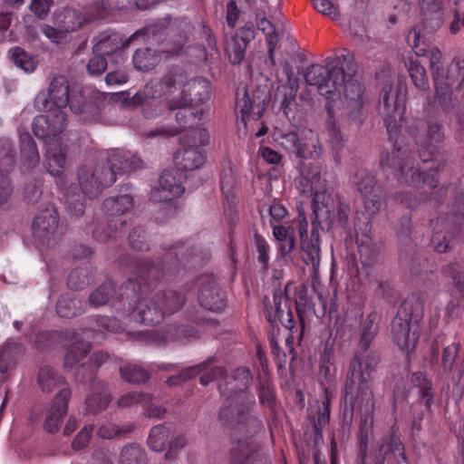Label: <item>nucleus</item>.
<instances>
[{
  "instance_id": "bf43d9fd",
  "label": "nucleus",
  "mask_w": 464,
  "mask_h": 464,
  "mask_svg": "<svg viewBox=\"0 0 464 464\" xmlns=\"http://www.w3.org/2000/svg\"><path fill=\"white\" fill-rule=\"evenodd\" d=\"M257 392L260 404L266 405L269 408L274 406L276 402V396L272 382L268 377H258Z\"/></svg>"
},
{
  "instance_id": "f3484780",
  "label": "nucleus",
  "mask_w": 464,
  "mask_h": 464,
  "mask_svg": "<svg viewBox=\"0 0 464 464\" xmlns=\"http://www.w3.org/2000/svg\"><path fill=\"white\" fill-rule=\"evenodd\" d=\"M386 461L389 464H411L405 446L393 427L380 439L373 453L372 464H385Z\"/></svg>"
},
{
  "instance_id": "a878e982",
  "label": "nucleus",
  "mask_w": 464,
  "mask_h": 464,
  "mask_svg": "<svg viewBox=\"0 0 464 464\" xmlns=\"http://www.w3.org/2000/svg\"><path fill=\"white\" fill-rule=\"evenodd\" d=\"M71 395V389L64 387L53 398L44 422V428L47 432L53 433L59 430L62 420L67 413Z\"/></svg>"
},
{
  "instance_id": "e433bc0d",
  "label": "nucleus",
  "mask_w": 464,
  "mask_h": 464,
  "mask_svg": "<svg viewBox=\"0 0 464 464\" xmlns=\"http://www.w3.org/2000/svg\"><path fill=\"white\" fill-rule=\"evenodd\" d=\"M21 161L27 169H34L39 165L40 155L36 143L28 132H21L19 135Z\"/></svg>"
},
{
  "instance_id": "09e8293b",
  "label": "nucleus",
  "mask_w": 464,
  "mask_h": 464,
  "mask_svg": "<svg viewBox=\"0 0 464 464\" xmlns=\"http://www.w3.org/2000/svg\"><path fill=\"white\" fill-rule=\"evenodd\" d=\"M84 194L76 186H70L64 194L67 211L73 217H81L85 210Z\"/></svg>"
},
{
  "instance_id": "69168bd1",
  "label": "nucleus",
  "mask_w": 464,
  "mask_h": 464,
  "mask_svg": "<svg viewBox=\"0 0 464 464\" xmlns=\"http://www.w3.org/2000/svg\"><path fill=\"white\" fill-rule=\"evenodd\" d=\"M415 376L418 381L416 385L419 387V401L430 409L434 397L431 382L422 372H417Z\"/></svg>"
},
{
  "instance_id": "774afa93",
  "label": "nucleus",
  "mask_w": 464,
  "mask_h": 464,
  "mask_svg": "<svg viewBox=\"0 0 464 464\" xmlns=\"http://www.w3.org/2000/svg\"><path fill=\"white\" fill-rule=\"evenodd\" d=\"M167 335L170 341L183 342L196 337L197 332L191 326L171 324L167 328Z\"/></svg>"
},
{
  "instance_id": "423d86ee",
  "label": "nucleus",
  "mask_w": 464,
  "mask_h": 464,
  "mask_svg": "<svg viewBox=\"0 0 464 464\" xmlns=\"http://www.w3.org/2000/svg\"><path fill=\"white\" fill-rule=\"evenodd\" d=\"M343 423L345 426L350 427L354 414L356 407L361 411V419L359 430L357 432L358 440V453H357V463L366 464L368 448L372 438V423H373V411L375 409V401L372 400V406L369 409L361 401H352L351 399H343Z\"/></svg>"
},
{
  "instance_id": "052dcab7",
  "label": "nucleus",
  "mask_w": 464,
  "mask_h": 464,
  "mask_svg": "<svg viewBox=\"0 0 464 464\" xmlns=\"http://www.w3.org/2000/svg\"><path fill=\"white\" fill-rule=\"evenodd\" d=\"M297 88L295 82H287L278 87V94L282 96L281 109L285 115L291 111L292 105L295 102Z\"/></svg>"
},
{
  "instance_id": "473e14b6",
  "label": "nucleus",
  "mask_w": 464,
  "mask_h": 464,
  "mask_svg": "<svg viewBox=\"0 0 464 464\" xmlns=\"http://www.w3.org/2000/svg\"><path fill=\"white\" fill-rule=\"evenodd\" d=\"M256 26L257 29L264 34L267 46V56L265 60V63H269L272 67L276 68V49L279 42L280 33L276 31L275 25L266 19L265 12H263L262 19L260 18L258 20Z\"/></svg>"
},
{
  "instance_id": "f704fd0d",
  "label": "nucleus",
  "mask_w": 464,
  "mask_h": 464,
  "mask_svg": "<svg viewBox=\"0 0 464 464\" xmlns=\"http://www.w3.org/2000/svg\"><path fill=\"white\" fill-rule=\"evenodd\" d=\"M188 74L187 71L180 65H171L168 67L166 72L160 78L159 86L162 93H173L179 87H184L188 82Z\"/></svg>"
},
{
  "instance_id": "a18cd8bd",
  "label": "nucleus",
  "mask_w": 464,
  "mask_h": 464,
  "mask_svg": "<svg viewBox=\"0 0 464 464\" xmlns=\"http://www.w3.org/2000/svg\"><path fill=\"white\" fill-rule=\"evenodd\" d=\"M325 397L322 404L318 406L317 416L313 418V430L314 434V441L318 442L323 439V429L328 424L330 419V398L328 389L324 390Z\"/></svg>"
},
{
  "instance_id": "7c9ffc66",
  "label": "nucleus",
  "mask_w": 464,
  "mask_h": 464,
  "mask_svg": "<svg viewBox=\"0 0 464 464\" xmlns=\"http://www.w3.org/2000/svg\"><path fill=\"white\" fill-rule=\"evenodd\" d=\"M53 22L56 26L69 34L80 30L88 22V19L81 10L64 7L54 13Z\"/></svg>"
},
{
  "instance_id": "cd10ccee",
  "label": "nucleus",
  "mask_w": 464,
  "mask_h": 464,
  "mask_svg": "<svg viewBox=\"0 0 464 464\" xmlns=\"http://www.w3.org/2000/svg\"><path fill=\"white\" fill-rule=\"evenodd\" d=\"M423 29L430 34L443 24L442 0H420Z\"/></svg>"
},
{
  "instance_id": "f257e3e1",
  "label": "nucleus",
  "mask_w": 464,
  "mask_h": 464,
  "mask_svg": "<svg viewBox=\"0 0 464 464\" xmlns=\"http://www.w3.org/2000/svg\"><path fill=\"white\" fill-rule=\"evenodd\" d=\"M362 353L361 350L356 352L349 362L343 394V399L361 401L369 409L374 400L371 375L375 372L381 358L376 352H371L362 358Z\"/></svg>"
},
{
  "instance_id": "4c0bfd02",
  "label": "nucleus",
  "mask_w": 464,
  "mask_h": 464,
  "mask_svg": "<svg viewBox=\"0 0 464 464\" xmlns=\"http://www.w3.org/2000/svg\"><path fill=\"white\" fill-rule=\"evenodd\" d=\"M37 384L44 392H52L54 389L68 387L65 379L55 369L44 365L39 369Z\"/></svg>"
},
{
  "instance_id": "338daca9",
  "label": "nucleus",
  "mask_w": 464,
  "mask_h": 464,
  "mask_svg": "<svg viewBox=\"0 0 464 464\" xmlns=\"http://www.w3.org/2000/svg\"><path fill=\"white\" fill-rule=\"evenodd\" d=\"M108 68V61L104 55L92 51V56L89 59L86 70L90 76H102Z\"/></svg>"
},
{
  "instance_id": "8fccbe9b",
  "label": "nucleus",
  "mask_w": 464,
  "mask_h": 464,
  "mask_svg": "<svg viewBox=\"0 0 464 464\" xmlns=\"http://www.w3.org/2000/svg\"><path fill=\"white\" fill-rule=\"evenodd\" d=\"M82 312V302L69 294L61 295L56 303V313L63 318H73Z\"/></svg>"
},
{
  "instance_id": "c9c22d12",
  "label": "nucleus",
  "mask_w": 464,
  "mask_h": 464,
  "mask_svg": "<svg viewBox=\"0 0 464 464\" xmlns=\"http://www.w3.org/2000/svg\"><path fill=\"white\" fill-rule=\"evenodd\" d=\"M302 260L316 273L320 266V234L311 231L309 239L300 241Z\"/></svg>"
},
{
  "instance_id": "9d476101",
  "label": "nucleus",
  "mask_w": 464,
  "mask_h": 464,
  "mask_svg": "<svg viewBox=\"0 0 464 464\" xmlns=\"http://www.w3.org/2000/svg\"><path fill=\"white\" fill-rule=\"evenodd\" d=\"M132 207L133 199L129 195L106 198L103 201V209L107 216L108 229L104 230L96 227L93 230L94 237L102 241L115 237L117 231L121 230L126 225V220L122 218V215L130 210Z\"/></svg>"
},
{
  "instance_id": "2eb2a0df",
  "label": "nucleus",
  "mask_w": 464,
  "mask_h": 464,
  "mask_svg": "<svg viewBox=\"0 0 464 464\" xmlns=\"http://www.w3.org/2000/svg\"><path fill=\"white\" fill-rule=\"evenodd\" d=\"M290 283H287L284 291L278 285L275 287L273 292V302L268 296H264L263 304L266 320L269 324H281L287 330L292 331L295 328V321L293 312L288 304L287 291Z\"/></svg>"
},
{
  "instance_id": "37998d69",
  "label": "nucleus",
  "mask_w": 464,
  "mask_h": 464,
  "mask_svg": "<svg viewBox=\"0 0 464 464\" xmlns=\"http://www.w3.org/2000/svg\"><path fill=\"white\" fill-rule=\"evenodd\" d=\"M91 350V343L83 339L76 340L67 347L64 354L63 367L72 370L76 366Z\"/></svg>"
},
{
  "instance_id": "4468645a",
  "label": "nucleus",
  "mask_w": 464,
  "mask_h": 464,
  "mask_svg": "<svg viewBox=\"0 0 464 464\" xmlns=\"http://www.w3.org/2000/svg\"><path fill=\"white\" fill-rule=\"evenodd\" d=\"M163 277L162 268L150 260L142 261L138 266V279H128L121 287V298L135 297L138 292L143 293L142 288H153Z\"/></svg>"
},
{
  "instance_id": "9b49d317",
  "label": "nucleus",
  "mask_w": 464,
  "mask_h": 464,
  "mask_svg": "<svg viewBox=\"0 0 464 464\" xmlns=\"http://www.w3.org/2000/svg\"><path fill=\"white\" fill-rule=\"evenodd\" d=\"M90 366L82 364L75 376L81 382H92L91 392L84 401L85 412L97 415L104 411L111 401L109 385L106 382L95 379V372Z\"/></svg>"
},
{
  "instance_id": "0eeeda50",
  "label": "nucleus",
  "mask_w": 464,
  "mask_h": 464,
  "mask_svg": "<svg viewBox=\"0 0 464 464\" xmlns=\"http://www.w3.org/2000/svg\"><path fill=\"white\" fill-rule=\"evenodd\" d=\"M340 56L338 58L327 57L325 65L314 63L304 72V81L310 86L316 87L319 94L327 99L334 100L338 90L340 70Z\"/></svg>"
},
{
  "instance_id": "20e7f679",
  "label": "nucleus",
  "mask_w": 464,
  "mask_h": 464,
  "mask_svg": "<svg viewBox=\"0 0 464 464\" xmlns=\"http://www.w3.org/2000/svg\"><path fill=\"white\" fill-rule=\"evenodd\" d=\"M380 166L383 171L392 174L401 184L412 187H419L421 184V171L414 166V159L410 149L397 140L392 152L381 153Z\"/></svg>"
},
{
  "instance_id": "a211bd4d",
  "label": "nucleus",
  "mask_w": 464,
  "mask_h": 464,
  "mask_svg": "<svg viewBox=\"0 0 464 464\" xmlns=\"http://www.w3.org/2000/svg\"><path fill=\"white\" fill-rule=\"evenodd\" d=\"M128 301L129 309L132 311V316L140 324L146 325H155L163 321V309L155 295H141L140 292L135 297L122 299Z\"/></svg>"
},
{
  "instance_id": "6e6d98bb",
  "label": "nucleus",
  "mask_w": 464,
  "mask_h": 464,
  "mask_svg": "<svg viewBox=\"0 0 464 464\" xmlns=\"http://www.w3.org/2000/svg\"><path fill=\"white\" fill-rule=\"evenodd\" d=\"M46 169L53 176H59L65 165V154L60 147H48L45 153Z\"/></svg>"
},
{
  "instance_id": "ddd939ff",
  "label": "nucleus",
  "mask_w": 464,
  "mask_h": 464,
  "mask_svg": "<svg viewBox=\"0 0 464 464\" xmlns=\"http://www.w3.org/2000/svg\"><path fill=\"white\" fill-rule=\"evenodd\" d=\"M352 183L363 198L366 211L372 215L379 212L385 192L375 176L366 169H359L353 175Z\"/></svg>"
},
{
  "instance_id": "b1692460",
  "label": "nucleus",
  "mask_w": 464,
  "mask_h": 464,
  "mask_svg": "<svg viewBox=\"0 0 464 464\" xmlns=\"http://www.w3.org/2000/svg\"><path fill=\"white\" fill-rule=\"evenodd\" d=\"M198 302L202 307L213 312L221 311L226 306L224 294L213 276L200 278Z\"/></svg>"
},
{
  "instance_id": "6e6552de",
  "label": "nucleus",
  "mask_w": 464,
  "mask_h": 464,
  "mask_svg": "<svg viewBox=\"0 0 464 464\" xmlns=\"http://www.w3.org/2000/svg\"><path fill=\"white\" fill-rule=\"evenodd\" d=\"M271 93L267 85H251L237 88L236 108L240 111L241 121H258L270 102Z\"/></svg>"
},
{
  "instance_id": "de8ad7c7",
  "label": "nucleus",
  "mask_w": 464,
  "mask_h": 464,
  "mask_svg": "<svg viewBox=\"0 0 464 464\" xmlns=\"http://www.w3.org/2000/svg\"><path fill=\"white\" fill-rule=\"evenodd\" d=\"M356 243L361 263L363 266H372L378 259L379 251L374 246L372 240L367 235L357 236Z\"/></svg>"
},
{
  "instance_id": "2f4dec72",
  "label": "nucleus",
  "mask_w": 464,
  "mask_h": 464,
  "mask_svg": "<svg viewBox=\"0 0 464 464\" xmlns=\"http://www.w3.org/2000/svg\"><path fill=\"white\" fill-rule=\"evenodd\" d=\"M187 178L178 167L177 169H165L160 177V186L162 191L169 192L170 197L164 198L165 201L171 200L173 198L181 196L185 188L182 186L183 180Z\"/></svg>"
},
{
  "instance_id": "393cba45",
  "label": "nucleus",
  "mask_w": 464,
  "mask_h": 464,
  "mask_svg": "<svg viewBox=\"0 0 464 464\" xmlns=\"http://www.w3.org/2000/svg\"><path fill=\"white\" fill-rule=\"evenodd\" d=\"M33 234L42 244H49L58 227V213L53 208L41 210L33 220Z\"/></svg>"
},
{
  "instance_id": "3c124183",
  "label": "nucleus",
  "mask_w": 464,
  "mask_h": 464,
  "mask_svg": "<svg viewBox=\"0 0 464 464\" xmlns=\"http://www.w3.org/2000/svg\"><path fill=\"white\" fill-rule=\"evenodd\" d=\"M379 111L382 115L386 114V112L393 113L395 111H403V107L399 101V96L397 93H392L391 85H385L381 90Z\"/></svg>"
},
{
  "instance_id": "c756f323",
  "label": "nucleus",
  "mask_w": 464,
  "mask_h": 464,
  "mask_svg": "<svg viewBox=\"0 0 464 464\" xmlns=\"http://www.w3.org/2000/svg\"><path fill=\"white\" fill-rule=\"evenodd\" d=\"M274 140L278 146L294 153L297 158L307 159L312 154L307 144L302 142L295 131L285 132L282 130H276L274 132Z\"/></svg>"
},
{
  "instance_id": "0e129e2a",
  "label": "nucleus",
  "mask_w": 464,
  "mask_h": 464,
  "mask_svg": "<svg viewBox=\"0 0 464 464\" xmlns=\"http://www.w3.org/2000/svg\"><path fill=\"white\" fill-rule=\"evenodd\" d=\"M91 278L86 267H77L71 271L67 277V285L71 289L82 290L89 285Z\"/></svg>"
},
{
  "instance_id": "79ce46f5",
  "label": "nucleus",
  "mask_w": 464,
  "mask_h": 464,
  "mask_svg": "<svg viewBox=\"0 0 464 464\" xmlns=\"http://www.w3.org/2000/svg\"><path fill=\"white\" fill-rule=\"evenodd\" d=\"M435 94L433 102L438 104L443 112L450 113L455 109V98L450 82L439 81L434 82Z\"/></svg>"
},
{
  "instance_id": "5fc2aeb1",
  "label": "nucleus",
  "mask_w": 464,
  "mask_h": 464,
  "mask_svg": "<svg viewBox=\"0 0 464 464\" xmlns=\"http://www.w3.org/2000/svg\"><path fill=\"white\" fill-rule=\"evenodd\" d=\"M15 165V150L8 140H0V175L7 176Z\"/></svg>"
},
{
  "instance_id": "39448f33",
  "label": "nucleus",
  "mask_w": 464,
  "mask_h": 464,
  "mask_svg": "<svg viewBox=\"0 0 464 464\" xmlns=\"http://www.w3.org/2000/svg\"><path fill=\"white\" fill-rule=\"evenodd\" d=\"M340 55V70L338 90L334 98L338 97L343 92L348 105L354 110L362 108L364 101V86L361 82V77L358 74V66L354 62V57L348 51Z\"/></svg>"
},
{
  "instance_id": "6ab92c4d",
  "label": "nucleus",
  "mask_w": 464,
  "mask_h": 464,
  "mask_svg": "<svg viewBox=\"0 0 464 464\" xmlns=\"http://www.w3.org/2000/svg\"><path fill=\"white\" fill-rule=\"evenodd\" d=\"M210 82L202 77L188 80L182 88L179 97L169 99L166 102V107L169 111L181 105H198L206 102L210 98Z\"/></svg>"
},
{
  "instance_id": "4d7b16f0",
  "label": "nucleus",
  "mask_w": 464,
  "mask_h": 464,
  "mask_svg": "<svg viewBox=\"0 0 464 464\" xmlns=\"http://www.w3.org/2000/svg\"><path fill=\"white\" fill-rule=\"evenodd\" d=\"M120 374L124 381L133 384L145 383L150 378V374L148 371L131 363L121 366Z\"/></svg>"
},
{
  "instance_id": "680f3d73",
  "label": "nucleus",
  "mask_w": 464,
  "mask_h": 464,
  "mask_svg": "<svg viewBox=\"0 0 464 464\" xmlns=\"http://www.w3.org/2000/svg\"><path fill=\"white\" fill-rule=\"evenodd\" d=\"M11 58L14 63L27 72L34 71L36 63L34 57L20 47H14L11 51Z\"/></svg>"
},
{
  "instance_id": "72a5a7b5",
  "label": "nucleus",
  "mask_w": 464,
  "mask_h": 464,
  "mask_svg": "<svg viewBox=\"0 0 464 464\" xmlns=\"http://www.w3.org/2000/svg\"><path fill=\"white\" fill-rule=\"evenodd\" d=\"M132 36L125 39L123 35L119 33H111L101 35L99 39L95 38V44L92 47L93 52H98L102 55L109 56L122 48L129 46Z\"/></svg>"
},
{
  "instance_id": "ea45409f",
  "label": "nucleus",
  "mask_w": 464,
  "mask_h": 464,
  "mask_svg": "<svg viewBox=\"0 0 464 464\" xmlns=\"http://www.w3.org/2000/svg\"><path fill=\"white\" fill-rule=\"evenodd\" d=\"M378 332L379 315L376 312H372L361 323L358 346L362 352H366L370 348Z\"/></svg>"
},
{
  "instance_id": "c85d7f7f",
  "label": "nucleus",
  "mask_w": 464,
  "mask_h": 464,
  "mask_svg": "<svg viewBox=\"0 0 464 464\" xmlns=\"http://www.w3.org/2000/svg\"><path fill=\"white\" fill-rule=\"evenodd\" d=\"M113 170L115 176L130 171H136L144 168L143 160L135 154L125 151H115L105 161Z\"/></svg>"
},
{
  "instance_id": "f8f14e48",
  "label": "nucleus",
  "mask_w": 464,
  "mask_h": 464,
  "mask_svg": "<svg viewBox=\"0 0 464 464\" xmlns=\"http://www.w3.org/2000/svg\"><path fill=\"white\" fill-rule=\"evenodd\" d=\"M193 144L182 140V148L175 153L177 167L184 173L199 169L206 161V152L201 148L208 141V133L206 129H197L192 132Z\"/></svg>"
},
{
  "instance_id": "e2e57ef3",
  "label": "nucleus",
  "mask_w": 464,
  "mask_h": 464,
  "mask_svg": "<svg viewBox=\"0 0 464 464\" xmlns=\"http://www.w3.org/2000/svg\"><path fill=\"white\" fill-rule=\"evenodd\" d=\"M156 97V93L153 92V85L147 83L142 90L137 92L132 97L125 99V103L131 108L138 106L145 107L150 105V101Z\"/></svg>"
},
{
  "instance_id": "49530a36",
  "label": "nucleus",
  "mask_w": 464,
  "mask_h": 464,
  "mask_svg": "<svg viewBox=\"0 0 464 464\" xmlns=\"http://www.w3.org/2000/svg\"><path fill=\"white\" fill-rule=\"evenodd\" d=\"M115 293L114 282L107 279L90 294L88 303L92 307L102 306L114 296Z\"/></svg>"
},
{
  "instance_id": "412c9836",
  "label": "nucleus",
  "mask_w": 464,
  "mask_h": 464,
  "mask_svg": "<svg viewBox=\"0 0 464 464\" xmlns=\"http://www.w3.org/2000/svg\"><path fill=\"white\" fill-rule=\"evenodd\" d=\"M174 111H177L175 115L177 126L157 128L150 131L149 136L165 135L173 137L187 129L194 128L200 122L204 114L202 109H198L193 105H181L175 108Z\"/></svg>"
},
{
  "instance_id": "603ef678",
  "label": "nucleus",
  "mask_w": 464,
  "mask_h": 464,
  "mask_svg": "<svg viewBox=\"0 0 464 464\" xmlns=\"http://www.w3.org/2000/svg\"><path fill=\"white\" fill-rule=\"evenodd\" d=\"M171 430L165 424L154 426L148 438V445L154 451H162L169 443Z\"/></svg>"
},
{
  "instance_id": "864d4df0",
  "label": "nucleus",
  "mask_w": 464,
  "mask_h": 464,
  "mask_svg": "<svg viewBox=\"0 0 464 464\" xmlns=\"http://www.w3.org/2000/svg\"><path fill=\"white\" fill-rule=\"evenodd\" d=\"M147 462L146 452L139 444H127L121 450L119 464H147Z\"/></svg>"
},
{
  "instance_id": "bb28decb",
  "label": "nucleus",
  "mask_w": 464,
  "mask_h": 464,
  "mask_svg": "<svg viewBox=\"0 0 464 464\" xmlns=\"http://www.w3.org/2000/svg\"><path fill=\"white\" fill-rule=\"evenodd\" d=\"M324 194L315 193L313 199L312 231L325 232L332 228L334 218V207L329 204V197L325 199Z\"/></svg>"
},
{
  "instance_id": "5701e85b",
  "label": "nucleus",
  "mask_w": 464,
  "mask_h": 464,
  "mask_svg": "<svg viewBox=\"0 0 464 464\" xmlns=\"http://www.w3.org/2000/svg\"><path fill=\"white\" fill-rule=\"evenodd\" d=\"M253 383V375L250 369L246 366L237 367L230 376H226L218 383L220 395H235L245 393L252 396L249 388Z\"/></svg>"
},
{
  "instance_id": "7ed1b4c3",
  "label": "nucleus",
  "mask_w": 464,
  "mask_h": 464,
  "mask_svg": "<svg viewBox=\"0 0 464 464\" xmlns=\"http://www.w3.org/2000/svg\"><path fill=\"white\" fill-rule=\"evenodd\" d=\"M221 396L225 399L218 419L222 426L240 430H244L247 426V434H254L261 428L260 421L250 415V411L256 404L253 396L245 393Z\"/></svg>"
},
{
  "instance_id": "1a4fd4ad",
  "label": "nucleus",
  "mask_w": 464,
  "mask_h": 464,
  "mask_svg": "<svg viewBox=\"0 0 464 464\" xmlns=\"http://www.w3.org/2000/svg\"><path fill=\"white\" fill-rule=\"evenodd\" d=\"M77 178L81 190L89 198H97L104 188L115 182V173L105 161L79 168Z\"/></svg>"
},
{
  "instance_id": "aec40b11",
  "label": "nucleus",
  "mask_w": 464,
  "mask_h": 464,
  "mask_svg": "<svg viewBox=\"0 0 464 464\" xmlns=\"http://www.w3.org/2000/svg\"><path fill=\"white\" fill-rule=\"evenodd\" d=\"M46 111L47 114H41L34 119L32 130L36 137L48 143L65 130L67 115L63 110L60 109Z\"/></svg>"
},
{
  "instance_id": "58836bf2",
  "label": "nucleus",
  "mask_w": 464,
  "mask_h": 464,
  "mask_svg": "<svg viewBox=\"0 0 464 464\" xmlns=\"http://www.w3.org/2000/svg\"><path fill=\"white\" fill-rule=\"evenodd\" d=\"M155 295L163 309V317L166 314H174L180 310L187 301L185 294L173 289L160 291Z\"/></svg>"
},
{
  "instance_id": "4be33fe9",
  "label": "nucleus",
  "mask_w": 464,
  "mask_h": 464,
  "mask_svg": "<svg viewBox=\"0 0 464 464\" xmlns=\"http://www.w3.org/2000/svg\"><path fill=\"white\" fill-rule=\"evenodd\" d=\"M230 461L232 464H270L261 452L259 445L252 439V434L233 442Z\"/></svg>"
},
{
  "instance_id": "13d9d810",
  "label": "nucleus",
  "mask_w": 464,
  "mask_h": 464,
  "mask_svg": "<svg viewBox=\"0 0 464 464\" xmlns=\"http://www.w3.org/2000/svg\"><path fill=\"white\" fill-rule=\"evenodd\" d=\"M406 66L413 84L419 90L427 91L429 89V80L425 68L417 60H410Z\"/></svg>"
},
{
  "instance_id": "c03bdc74",
  "label": "nucleus",
  "mask_w": 464,
  "mask_h": 464,
  "mask_svg": "<svg viewBox=\"0 0 464 464\" xmlns=\"http://www.w3.org/2000/svg\"><path fill=\"white\" fill-rule=\"evenodd\" d=\"M160 55L150 47L138 49L132 57L134 67L142 72L154 69L160 62Z\"/></svg>"
},
{
  "instance_id": "dca6fc26",
  "label": "nucleus",
  "mask_w": 464,
  "mask_h": 464,
  "mask_svg": "<svg viewBox=\"0 0 464 464\" xmlns=\"http://www.w3.org/2000/svg\"><path fill=\"white\" fill-rule=\"evenodd\" d=\"M70 86L63 75L54 77L47 91L40 92L34 98V105L37 111L63 110L69 104Z\"/></svg>"
},
{
  "instance_id": "a19ab883",
  "label": "nucleus",
  "mask_w": 464,
  "mask_h": 464,
  "mask_svg": "<svg viewBox=\"0 0 464 464\" xmlns=\"http://www.w3.org/2000/svg\"><path fill=\"white\" fill-rule=\"evenodd\" d=\"M334 345L335 338L330 333L324 341V351L320 356V373L324 375L327 382H332L335 373L334 367Z\"/></svg>"
},
{
  "instance_id": "f03ea898",
  "label": "nucleus",
  "mask_w": 464,
  "mask_h": 464,
  "mask_svg": "<svg viewBox=\"0 0 464 464\" xmlns=\"http://www.w3.org/2000/svg\"><path fill=\"white\" fill-rule=\"evenodd\" d=\"M423 314V302L411 295L402 301L391 323L392 341L406 353L412 352L417 345Z\"/></svg>"
}]
</instances>
